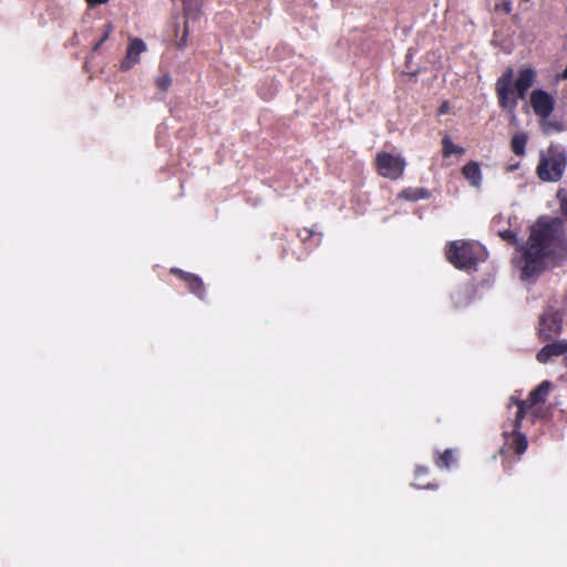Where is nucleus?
<instances>
[{
    "label": "nucleus",
    "mask_w": 567,
    "mask_h": 567,
    "mask_svg": "<svg viewBox=\"0 0 567 567\" xmlns=\"http://www.w3.org/2000/svg\"><path fill=\"white\" fill-rule=\"evenodd\" d=\"M497 235L509 245H517L520 256L516 266L524 281H535L546 270L548 258L567 255L566 230L558 217L538 218L522 245H518L517 234L511 229L497 230Z\"/></svg>",
    "instance_id": "1"
},
{
    "label": "nucleus",
    "mask_w": 567,
    "mask_h": 567,
    "mask_svg": "<svg viewBox=\"0 0 567 567\" xmlns=\"http://www.w3.org/2000/svg\"><path fill=\"white\" fill-rule=\"evenodd\" d=\"M513 76L514 70L508 68L497 79L495 84L498 105L504 110H515L517 106V99H526L528 90L535 83L536 72L529 66L520 69L514 83V89Z\"/></svg>",
    "instance_id": "2"
},
{
    "label": "nucleus",
    "mask_w": 567,
    "mask_h": 567,
    "mask_svg": "<svg viewBox=\"0 0 567 567\" xmlns=\"http://www.w3.org/2000/svg\"><path fill=\"white\" fill-rule=\"evenodd\" d=\"M445 256L456 269L471 270L486 260L487 250L478 241L460 239L447 244Z\"/></svg>",
    "instance_id": "3"
},
{
    "label": "nucleus",
    "mask_w": 567,
    "mask_h": 567,
    "mask_svg": "<svg viewBox=\"0 0 567 567\" xmlns=\"http://www.w3.org/2000/svg\"><path fill=\"white\" fill-rule=\"evenodd\" d=\"M567 167V152L558 144H550L539 152L536 167L537 177L543 182L555 183L561 179Z\"/></svg>",
    "instance_id": "4"
},
{
    "label": "nucleus",
    "mask_w": 567,
    "mask_h": 567,
    "mask_svg": "<svg viewBox=\"0 0 567 567\" xmlns=\"http://www.w3.org/2000/svg\"><path fill=\"white\" fill-rule=\"evenodd\" d=\"M374 166L380 176L396 181L403 175L406 163L400 154L381 151L375 155Z\"/></svg>",
    "instance_id": "5"
},
{
    "label": "nucleus",
    "mask_w": 567,
    "mask_h": 567,
    "mask_svg": "<svg viewBox=\"0 0 567 567\" xmlns=\"http://www.w3.org/2000/svg\"><path fill=\"white\" fill-rule=\"evenodd\" d=\"M550 389L551 382L545 380L528 394V398L525 401L514 398L511 399L509 406L514 404L517 408L515 414L516 429L522 426V421L525 417L527 409H533L535 405L543 404L546 402Z\"/></svg>",
    "instance_id": "6"
},
{
    "label": "nucleus",
    "mask_w": 567,
    "mask_h": 567,
    "mask_svg": "<svg viewBox=\"0 0 567 567\" xmlns=\"http://www.w3.org/2000/svg\"><path fill=\"white\" fill-rule=\"evenodd\" d=\"M563 330V317L554 310H546L540 317L537 327V336L540 341H549L554 337L561 333Z\"/></svg>",
    "instance_id": "7"
},
{
    "label": "nucleus",
    "mask_w": 567,
    "mask_h": 567,
    "mask_svg": "<svg viewBox=\"0 0 567 567\" xmlns=\"http://www.w3.org/2000/svg\"><path fill=\"white\" fill-rule=\"evenodd\" d=\"M529 102L534 113L544 120L549 117L555 109L554 97L542 89H536L530 93Z\"/></svg>",
    "instance_id": "8"
},
{
    "label": "nucleus",
    "mask_w": 567,
    "mask_h": 567,
    "mask_svg": "<svg viewBox=\"0 0 567 567\" xmlns=\"http://www.w3.org/2000/svg\"><path fill=\"white\" fill-rule=\"evenodd\" d=\"M169 272L176 276L179 280L184 281L190 293L195 295L198 299H206V290L203 279L193 272H187L177 267L171 268Z\"/></svg>",
    "instance_id": "9"
},
{
    "label": "nucleus",
    "mask_w": 567,
    "mask_h": 567,
    "mask_svg": "<svg viewBox=\"0 0 567 567\" xmlns=\"http://www.w3.org/2000/svg\"><path fill=\"white\" fill-rule=\"evenodd\" d=\"M146 51L144 41L140 38L131 39L127 45L126 54L121 61V70L128 71L140 62V55Z\"/></svg>",
    "instance_id": "10"
},
{
    "label": "nucleus",
    "mask_w": 567,
    "mask_h": 567,
    "mask_svg": "<svg viewBox=\"0 0 567 567\" xmlns=\"http://www.w3.org/2000/svg\"><path fill=\"white\" fill-rule=\"evenodd\" d=\"M565 354H567V340L560 339L544 346L536 353V360L542 364H546L551 358L561 357Z\"/></svg>",
    "instance_id": "11"
},
{
    "label": "nucleus",
    "mask_w": 567,
    "mask_h": 567,
    "mask_svg": "<svg viewBox=\"0 0 567 567\" xmlns=\"http://www.w3.org/2000/svg\"><path fill=\"white\" fill-rule=\"evenodd\" d=\"M519 429L515 427V421L513 422V432L512 434H505V443L502 449V454L506 452H514L517 455H522L527 450L528 443L527 439L524 434L519 432Z\"/></svg>",
    "instance_id": "12"
},
{
    "label": "nucleus",
    "mask_w": 567,
    "mask_h": 567,
    "mask_svg": "<svg viewBox=\"0 0 567 567\" xmlns=\"http://www.w3.org/2000/svg\"><path fill=\"white\" fill-rule=\"evenodd\" d=\"M464 177L472 182L473 185H478L482 178L480 165L476 162H468L462 167Z\"/></svg>",
    "instance_id": "13"
},
{
    "label": "nucleus",
    "mask_w": 567,
    "mask_h": 567,
    "mask_svg": "<svg viewBox=\"0 0 567 567\" xmlns=\"http://www.w3.org/2000/svg\"><path fill=\"white\" fill-rule=\"evenodd\" d=\"M528 137L525 133H517L511 140V150L517 156H524Z\"/></svg>",
    "instance_id": "14"
},
{
    "label": "nucleus",
    "mask_w": 567,
    "mask_h": 567,
    "mask_svg": "<svg viewBox=\"0 0 567 567\" xmlns=\"http://www.w3.org/2000/svg\"><path fill=\"white\" fill-rule=\"evenodd\" d=\"M454 462V451L451 449H446L443 453H437V456L434 460L435 465L440 468H450Z\"/></svg>",
    "instance_id": "15"
},
{
    "label": "nucleus",
    "mask_w": 567,
    "mask_h": 567,
    "mask_svg": "<svg viewBox=\"0 0 567 567\" xmlns=\"http://www.w3.org/2000/svg\"><path fill=\"white\" fill-rule=\"evenodd\" d=\"M442 146L444 157H449L452 154L462 155L465 152L463 147L455 145L447 135L443 137Z\"/></svg>",
    "instance_id": "16"
},
{
    "label": "nucleus",
    "mask_w": 567,
    "mask_h": 567,
    "mask_svg": "<svg viewBox=\"0 0 567 567\" xmlns=\"http://www.w3.org/2000/svg\"><path fill=\"white\" fill-rule=\"evenodd\" d=\"M425 197V189L423 188H406L403 189L399 198L408 199V200H417Z\"/></svg>",
    "instance_id": "17"
},
{
    "label": "nucleus",
    "mask_w": 567,
    "mask_h": 567,
    "mask_svg": "<svg viewBox=\"0 0 567 567\" xmlns=\"http://www.w3.org/2000/svg\"><path fill=\"white\" fill-rule=\"evenodd\" d=\"M172 84V79L168 74H163L156 80V85L162 91H167Z\"/></svg>",
    "instance_id": "18"
},
{
    "label": "nucleus",
    "mask_w": 567,
    "mask_h": 567,
    "mask_svg": "<svg viewBox=\"0 0 567 567\" xmlns=\"http://www.w3.org/2000/svg\"><path fill=\"white\" fill-rule=\"evenodd\" d=\"M187 38H188V23L185 22L183 35L179 39V41L177 42V48H179V49L186 48V45H187Z\"/></svg>",
    "instance_id": "19"
},
{
    "label": "nucleus",
    "mask_w": 567,
    "mask_h": 567,
    "mask_svg": "<svg viewBox=\"0 0 567 567\" xmlns=\"http://www.w3.org/2000/svg\"><path fill=\"white\" fill-rule=\"evenodd\" d=\"M112 31H113V24L111 22L106 23L104 25L103 34H102V37L100 39L101 42H105L109 39V37L112 33Z\"/></svg>",
    "instance_id": "20"
},
{
    "label": "nucleus",
    "mask_w": 567,
    "mask_h": 567,
    "mask_svg": "<svg viewBox=\"0 0 567 567\" xmlns=\"http://www.w3.org/2000/svg\"><path fill=\"white\" fill-rule=\"evenodd\" d=\"M90 8H95L101 4H105L109 0H85Z\"/></svg>",
    "instance_id": "21"
},
{
    "label": "nucleus",
    "mask_w": 567,
    "mask_h": 567,
    "mask_svg": "<svg viewBox=\"0 0 567 567\" xmlns=\"http://www.w3.org/2000/svg\"><path fill=\"white\" fill-rule=\"evenodd\" d=\"M450 111V103L447 101H444L441 106L439 107V114L443 115L446 114Z\"/></svg>",
    "instance_id": "22"
},
{
    "label": "nucleus",
    "mask_w": 567,
    "mask_h": 567,
    "mask_svg": "<svg viewBox=\"0 0 567 567\" xmlns=\"http://www.w3.org/2000/svg\"><path fill=\"white\" fill-rule=\"evenodd\" d=\"M561 193H563V190H559L557 196H558V198H560L563 210L565 212V214H567V198L561 197Z\"/></svg>",
    "instance_id": "23"
},
{
    "label": "nucleus",
    "mask_w": 567,
    "mask_h": 567,
    "mask_svg": "<svg viewBox=\"0 0 567 567\" xmlns=\"http://www.w3.org/2000/svg\"><path fill=\"white\" fill-rule=\"evenodd\" d=\"M104 42H101V40H99L97 42H95V44L93 45V51H99L100 48L103 45Z\"/></svg>",
    "instance_id": "24"
},
{
    "label": "nucleus",
    "mask_w": 567,
    "mask_h": 567,
    "mask_svg": "<svg viewBox=\"0 0 567 567\" xmlns=\"http://www.w3.org/2000/svg\"><path fill=\"white\" fill-rule=\"evenodd\" d=\"M303 233H305V237H302L303 239H308L312 236V230H310V229H303Z\"/></svg>",
    "instance_id": "25"
},
{
    "label": "nucleus",
    "mask_w": 567,
    "mask_h": 567,
    "mask_svg": "<svg viewBox=\"0 0 567 567\" xmlns=\"http://www.w3.org/2000/svg\"><path fill=\"white\" fill-rule=\"evenodd\" d=\"M426 488H427V489H430V488H436V486H435V485H433V484H431V483H427Z\"/></svg>",
    "instance_id": "26"
},
{
    "label": "nucleus",
    "mask_w": 567,
    "mask_h": 567,
    "mask_svg": "<svg viewBox=\"0 0 567 567\" xmlns=\"http://www.w3.org/2000/svg\"><path fill=\"white\" fill-rule=\"evenodd\" d=\"M406 59H408V61H406V69H409V59H410V54H406Z\"/></svg>",
    "instance_id": "27"
},
{
    "label": "nucleus",
    "mask_w": 567,
    "mask_h": 567,
    "mask_svg": "<svg viewBox=\"0 0 567 567\" xmlns=\"http://www.w3.org/2000/svg\"><path fill=\"white\" fill-rule=\"evenodd\" d=\"M408 73H409V74H411V75H414V74H416V73H417V71H412V70H411V71H409Z\"/></svg>",
    "instance_id": "28"
},
{
    "label": "nucleus",
    "mask_w": 567,
    "mask_h": 567,
    "mask_svg": "<svg viewBox=\"0 0 567 567\" xmlns=\"http://www.w3.org/2000/svg\"><path fill=\"white\" fill-rule=\"evenodd\" d=\"M564 363H565V365L567 367V355H566V357H565V359H564Z\"/></svg>",
    "instance_id": "29"
}]
</instances>
